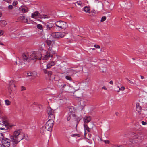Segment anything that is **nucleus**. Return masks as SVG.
Segmentation results:
<instances>
[{"label":"nucleus","instance_id":"1","mask_svg":"<svg viewBox=\"0 0 147 147\" xmlns=\"http://www.w3.org/2000/svg\"><path fill=\"white\" fill-rule=\"evenodd\" d=\"M11 141L16 144L24 138L26 139L24 132L21 129H16L13 133V135L11 136Z\"/></svg>","mask_w":147,"mask_h":147},{"label":"nucleus","instance_id":"2","mask_svg":"<svg viewBox=\"0 0 147 147\" xmlns=\"http://www.w3.org/2000/svg\"><path fill=\"white\" fill-rule=\"evenodd\" d=\"M22 59L25 62L29 63L31 60L35 61L37 59L40 60L42 58V55L41 53H35L34 52L23 54L22 56Z\"/></svg>","mask_w":147,"mask_h":147},{"label":"nucleus","instance_id":"3","mask_svg":"<svg viewBox=\"0 0 147 147\" xmlns=\"http://www.w3.org/2000/svg\"><path fill=\"white\" fill-rule=\"evenodd\" d=\"M132 138L130 140V141L133 144L136 143L138 140H142L144 139V137L143 135L139 136L136 133H133L131 135Z\"/></svg>","mask_w":147,"mask_h":147},{"label":"nucleus","instance_id":"4","mask_svg":"<svg viewBox=\"0 0 147 147\" xmlns=\"http://www.w3.org/2000/svg\"><path fill=\"white\" fill-rule=\"evenodd\" d=\"M43 28L44 30L47 32H51L53 29V24L51 22H47V23H43Z\"/></svg>","mask_w":147,"mask_h":147},{"label":"nucleus","instance_id":"5","mask_svg":"<svg viewBox=\"0 0 147 147\" xmlns=\"http://www.w3.org/2000/svg\"><path fill=\"white\" fill-rule=\"evenodd\" d=\"M55 26L58 28L57 29L59 30L62 29H65L67 28V23L64 21H59L56 22L55 23Z\"/></svg>","mask_w":147,"mask_h":147},{"label":"nucleus","instance_id":"6","mask_svg":"<svg viewBox=\"0 0 147 147\" xmlns=\"http://www.w3.org/2000/svg\"><path fill=\"white\" fill-rule=\"evenodd\" d=\"M55 53V52L52 49H51L49 47V49H48V51L46 52L45 54L42 57V60H47L50 57L52 58L53 57V54Z\"/></svg>","mask_w":147,"mask_h":147},{"label":"nucleus","instance_id":"7","mask_svg":"<svg viewBox=\"0 0 147 147\" xmlns=\"http://www.w3.org/2000/svg\"><path fill=\"white\" fill-rule=\"evenodd\" d=\"M65 35V33L63 32H55L53 33L51 36L53 38L52 39H54L55 38H61L64 37Z\"/></svg>","mask_w":147,"mask_h":147},{"label":"nucleus","instance_id":"8","mask_svg":"<svg viewBox=\"0 0 147 147\" xmlns=\"http://www.w3.org/2000/svg\"><path fill=\"white\" fill-rule=\"evenodd\" d=\"M53 120L50 119L47 122L45 125V128L48 131H51L53 126Z\"/></svg>","mask_w":147,"mask_h":147},{"label":"nucleus","instance_id":"9","mask_svg":"<svg viewBox=\"0 0 147 147\" xmlns=\"http://www.w3.org/2000/svg\"><path fill=\"white\" fill-rule=\"evenodd\" d=\"M2 143L5 147H9L10 144V140L5 138H3L2 140Z\"/></svg>","mask_w":147,"mask_h":147},{"label":"nucleus","instance_id":"10","mask_svg":"<svg viewBox=\"0 0 147 147\" xmlns=\"http://www.w3.org/2000/svg\"><path fill=\"white\" fill-rule=\"evenodd\" d=\"M47 113L49 118L52 119L55 117V114L54 110L50 107H48L47 109Z\"/></svg>","mask_w":147,"mask_h":147},{"label":"nucleus","instance_id":"11","mask_svg":"<svg viewBox=\"0 0 147 147\" xmlns=\"http://www.w3.org/2000/svg\"><path fill=\"white\" fill-rule=\"evenodd\" d=\"M8 128V124L4 121H1L0 123V129L5 130V131Z\"/></svg>","mask_w":147,"mask_h":147},{"label":"nucleus","instance_id":"12","mask_svg":"<svg viewBox=\"0 0 147 147\" xmlns=\"http://www.w3.org/2000/svg\"><path fill=\"white\" fill-rule=\"evenodd\" d=\"M55 64V62L54 61H52L48 63L46 65L44 64V65L45 66H46L47 69H49L52 66L54 65Z\"/></svg>","mask_w":147,"mask_h":147},{"label":"nucleus","instance_id":"13","mask_svg":"<svg viewBox=\"0 0 147 147\" xmlns=\"http://www.w3.org/2000/svg\"><path fill=\"white\" fill-rule=\"evenodd\" d=\"M61 88L65 90V91H68L70 88V86L68 85L65 84L61 85Z\"/></svg>","mask_w":147,"mask_h":147},{"label":"nucleus","instance_id":"14","mask_svg":"<svg viewBox=\"0 0 147 147\" xmlns=\"http://www.w3.org/2000/svg\"><path fill=\"white\" fill-rule=\"evenodd\" d=\"M83 121L85 123H87L89 122L91 120V118L90 116H85L83 118Z\"/></svg>","mask_w":147,"mask_h":147},{"label":"nucleus","instance_id":"15","mask_svg":"<svg viewBox=\"0 0 147 147\" xmlns=\"http://www.w3.org/2000/svg\"><path fill=\"white\" fill-rule=\"evenodd\" d=\"M40 15V14L38 12L36 11L32 14L31 17L33 18H39Z\"/></svg>","mask_w":147,"mask_h":147},{"label":"nucleus","instance_id":"16","mask_svg":"<svg viewBox=\"0 0 147 147\" xmlns=\"http://www.w3.org/2000/svg\"><path fill=\"white\" fill-rule=\"evenodd\" d=\"M15 84V81H14L12 80L10 81L9 83V85L10 89H12L13 87H16V86Z\"/></svg>","mask_w":147,"mask_h":147},{"label":"nucleus","instance_id":"17","mask_svg":"<svg viewBox=\"0 0 147 147\" xmlns=\"http://www.w3.org/2000/svg\"><path fill=\"white\" fill-rule=\"evenodd\" d=\"M136 111L139 114L140 113V112H142L143 111H142L141 108L139 105V103H137L136 104Z\"/></svg>","mask_w":147,"mask_h":147},{"label":"nucleus","instance_id":"18","mask_svg":"<svg viewBox=\"0 0 147 147\" xmlns=\"http://www.w3.org/2000/svg\"><path fill=\"white\" fill-rule=\"evenodd\" d=\"M20 9L23 13H26L28 11V8L24 6L20 7Z\"/></svg>","mask_w":147,"mask_h":147},{"label":"nucleus","instance_id":"19","mask_svg":"<svg viewBox=\"0 0 147 147\" xmlns=\"http://www.w3.org/2000/svg\"><path fill=\"white\" fill-rule=\"evenodd\" d=\"M79 106L81 107H84L86 104V102L83 99H81L80 102Z\"/></svg>","mask_w":147,"mask_h":147},{"label":"nucleus","instance_id":"20","mask_svg":"<svg viewBox=\"0 0 147 147\" xmlns=\"http://www.w3.org/2000/svg\"><path fill=\"white\" fill-rule=\"evenodd\" d=\"M49 16L46 15H41L39 17V18L40 19L42 18H49Z\"/></svg>","mask_w":147,"mask_h":147},{"label":"nucleus","instance_id":"21","mask_svg":"<svg viewBox=\"0 0 147 147\" xmlns=\"http://www.w3.org/2000/svg\"><path fill=\"white\" fill-rule=\"evenodd\" d=\"M19 19L20 20H24L23 21L25 22H27L28 21V19H25V17L22 15H21L19 17Z\"/></svg>","mask_w":147,"mask_h":147},{"label":"nucleus","instance_id":"22","mask_svg":"<svg viewBox=\"0 0 147 147\" xmlns=\"http://www.w3.org/2000/svg\"><path fill=\"white\" fill-rule=\"evenodd\" d=\"M36 27L38 29L41 30V32L43 31L44 28L42 26L41 24H38L37 25Z\"/></svg>","mask_w":147,"mask_h":147},{"label":"nucleus","instance_id":"23","mask_svg":"<svg viewBox=\"0 0 147 147\" xmlns=\"http://www.w3.org/2000/svg\"><path fill=\"white\" fill-rule=\"evenodd\" d=\"M142 117H147V110H144L142 113Z\"/></svg>","mask_w":147,"mask_h":147},{"label":"nucleus","instance_id":"24","mask_svg":"<svg viewBox=\"0 0 147 147\" xmlns=\"http://www.w3.org/2000/svg\"><path fill=\"white\" fill-rule=\"evenodd\" d=\"M77 5L80 6L81 7H82L84 5V3L80 1H77L75 3V5Z\"/></svg>","mask_w":147,"mask_h":147},{"label":"nucleus","instance_id":"25","mask_svg":"<svg viewBox=\"0 0 147 147\" xmlns=\"http://www.w3.org/2000/svg\"><path fill=\"white\" fill-rule=\"evenodd\" d=\"M84 126L85 131H86L88 132H89L90 131V129L87 125L84 124Z\"/></svg>","mask_w":147,"mask_h":147},{"label":"nucleus","instance_id":"26","mask_svg":"<svg viewBox=\"0 0 147 147\" xmlns=\"http://www.w3.org/2000/svg\"><path fill=\"white\" fill-rule=\"evenodd\" d=\"M22 61L20 60L19 58H18L16 62V64L18 65H20L21 64Z\"/></svg>","mask_w":147,"mask_h":147},{"label":"nucleus","instance_id":"27","mask_svg":"<svg viewBox=\"0 0 147 147\" xmlns=\"http://www.w3.org/2000/svg\"><path fill=\"white\" fill-rule=\"evenodd\" d=\"M71 112H69L68 114V116L67 117V121H69L71 119V115H72L73 116H75V115L74 114H72L71 113Z\"/></svg>","mask_w":147,"mask_h":147},{"label":"nucleus","instance_id":"28","mask_svg":"<svg viewBox=\"0 0 147 147\" xmlns=\"http://www.w3.org/2000/svg\"><path fill=\"white\" fill-rule=\"evenodd\" d=\"M82 116H80L79 117H76V121H77V123L76 125L77 126V125L78 124V122L80 121V120L82 118Z\"/></svg>","mask_w":147,"mask_h":147},{"label":"nucleus","instance_id":"29","mask_svg":"<svg viewBox=\"0 0 147 147\" xmlns=\"http://www.w3.org/2000/svg\"><path fill=\"white\" fill-rule=\"evenodd\" d=\"M5 104L7 106L10 105L11 102L8 100H6L5 101Z\"/></svg>","mask_w":147,"mask_h":147},{"label":"nucleus","instance_id":"30","mask_svg":"<svg viewBox=\"0 0 147 147\" xmlns=\"http://www.w3.org/2000/svg\"><path fill=\"white\" fill-rule=\"evenodd\" d=\"M83 9L84 11L86 12H88L90 10L89 8L87 6L85 7Z\"/></svg>","mask_w":147,"mask_h":147},{"label":"nucleus","instance_id":"31","mask_svg":"<svg viewBox=\"0 0 147 147\" xmlns=\"http://www.w3.org/2000/svg\"><path fill=\"white\" fill-rule=\"evenodd\" d=\"M65 78L66 79L69 81H71L72 80L71 78L69 76H65Z\"/></svg>","mask_w":147,"mask_h":147},{"label":"nucleus","instance_id":"32","mask_svg":"<svg viewBox=\"0 0 147 147\" xmlns=\"http://www.w3.org/2000/svg\"><path fill=\"white\" fill-rule=\"evenodd\" d=\"M71 137H74L76 136H77L78 137H80V136L79 134H72L71 135Z\"/></svg>","mask_w":147,"mask_h":147},{"label":"nucleus","instance_id":"33","mask_svg":"<svg viewBox=\"0 0 147 147\" xmlns=\"http://www.w3.org/2000/svg\"><path fill=\"white\" fill-rule=\"evenodd\" d=\"M4 134L3 133H0V140H2L4 137L3 135Z\"/></svg>","mask_w":147,"mask_h":147},{"label":"nucleus","instance_id":"34","mask_svg":"<svg viewBox=\"0 0 147 147\" xmlns=\"http://www.w3.org/2000/svg\"><path fill=\"white\" fill-rule=\"evenodd\" d=\"M46 43L49 46L51 44V42L50 40H47L46 41Z\"/></svg>","mask_w":147,"mask_h":147},{"label":"nucleus","instance_id":"35","mask_svg":"<svg viewBox=\"0 0 147 147\" xmlns=\"http://www.w3.org/2000/svg\"><path fill=\"white\" fill-rule=\"evenodd\" d=\"M27 74L28 76H30L33 74V73L31 71H29L27 72Z\"/></svg>","mask_w":147,"mask_h":147},{"label":"nucleus","instance_id":"36","mask_svg":"<svg viewBox=\"0 0 147 147\" xmlns=\"http://www.w3.org/2000/svg\"><path fill=\"white\" fill-rule=\"evenodd\" d=\"M106 20V17L105 16H103L102 17L101 19V22H103L104 21H105V20Z\"/></svg>","mask_w":147,"mask_h":147},{"label":"nucleus","instance_id":"37","mask_svg":"<svg viewBox=\"0 0 147 147\" xmlns=\"http://www.w3.org/2000/svg\"><path fill=\"white\" fill-rule=\"evenodd\" d=\"M126 80L129 82V83L131 84H133L134 83V82L133 81L129 80L127 78H126Z\"/></svg>","mask_w":147,"mask_h":147},{"label":"nucleus","instance_id":"38","mask_svg":"<svg viewBox=\"0 0 147 147\" xmlns=\"http://www.w3.org/2000/svg\"><path fill=\"white\" fill-rule=\"evenodd\" d=\"M21 91L24 90L26 89V88H25V87L24 86H21Z\"/></svg>","mask_w":147,"mask_h":147},{"label":"nucleus","instance_id":"39","mask_svg":"<svg viewBox=\"0 0 147 147\" xmlns=\"http://www.w3.org/2000/svg\"><path fill=\"white\" fill-rule=\"evenodd\" d=\"M48 75L49 76H51L52 75V72L51 71H49L48 73Z\"/></svg>","mask_w":147,"mask_h":147},{"label":"nucleus","instance_id":"40","mask_svg":"<svg viewBox=\"0 0 147 147\" xmlns=\"http://www.w3.org/2000/svg\"><path fill=\"white\" fill-rule=\"evenodd\" d=\"M94 47H95V48H100V46L97 45H96V44L94 45Z\"/></svg>","mask_w":147,"mask_h":147},{"label":"nucleus","instance_id":"41","mask_svg":"<svg viewBox=\"0 0 147 147\" xmlns=\"http://www.w3.org/2000/svg\"><path fill=\"white\" fill-rule=\"evenodd\" d=\"M17 3V2L14 1L13 3V5L14 6H16Z\"/></svg>","mask_w":147,"mask_h":147},{"label":"nucleus","instance_id":"42","mask_svg":"<svg viewBox=\"0 0 147 147\" xmlns=\"http://www.w3.org/2000/svg\"><path fill=\"white\" fill-rule=\"evenodd\" d=\"M8 8L10 9H12L13 8V7L12 5H9L8 6Z\"/></svg>","mask_w":147,"mask_h":147},{"label":"nucleus","instance_id":"43","mask_svg":"<svg viewBox=\"0 0 147 147\" xmlns=\"http://www.w3.org/2000/svg\"><path fill=\"white\" fill-rule=\"evenodd\" d=\"M141 123L143 125H146L147 124V123L146 122L143 121H141Z\"/></svg>","mask_w":147,"mask_h":147},{"label":"nucleus","instance_id":"44","mask_svg":"<svg viewBox=\"0 0 147 147\" xmlns=\"http://www.w3.org/2000/svg\"><path fill=\"white\" fill-rule=\"evenodd\" d=\"M106 144H109L110 141L109 140H104L103 141Z\"/></svg>","mask_w":147,"mask_h":147},{"label":"nucleus","instance_id":"45","mask_svg":"<svg viewBox=\"0 0 147 147\" xmlns=\"http://www.w3.org/2000/svg\"><path fill=\"white\" fill-rule=\"evenodd\" d=\"M43 70H44V72L45 74H48V71L47 70L45 69H44Z\"/></svg>","mask_w":147,"mask_h":147},{"label":"nucleus","instance_id":"46","mask_svg":"<svg viewBox=\"0 0 147 147\" xmlns=\"http://www.w3.org/2000/svg\"><path fill=\"white\" fill-rule=\"evenodd\" d=\"M3 33V31L2 30L0 31V36L2 35Z\"/></svg>","mask_w":147,"mask_h":147},{"label":"nucleus","instance_id":"47","mask_svg":"<svg viewBox=\"0 0 147 147\" xmlns=\"http://www.w3.org/2000/svg\"><path fill=\"white\" fill-rule=\"evenodd\" d=\"M136 127H138V128H137V129H139L141 127V125H138V124H137Z\"/></svg>","mask_w":147,"mask_h":147},{"label":"nucleus","instance_id":"48","mask_svg":"<svg viewBox=\"0 0 147 147\" xmlns=\"http://www.w3.org/2000/svg\"><path fill=\"white\" fill-rule=\"evenodd\" d=\"M125 89V88L124 87H122L121 89L119 88V90H123Z\"/></svg>","mask_w":147,"mask_h":147},{"label":"nucleus","instance_id":"49","mask_svg":"<svg viewBox=\"0 0 147 147\" xmlns=\"http://www.w3.org/2000/svg\"><path fill=\"white\" fill-rule=\"evenodd\" d=\"M109 83L111 85H113V82L112 80L110 81Z\"/></svg>","mask_w":147,"mask_h":147},{"label":"nucleus","instance_id":"50","mask_svg":"<svg viewBox=\"0 0 147 147\" xmlns=\"http://www.w3.org/2000/svg\"><path fill=\"white\" fill-rule=\"evenodd\" d=\"M102 89H105V90H106L107 89V88H106L105 87V86H103V87L102 88Z\"/></svg>","mask_w":147,"mask_h":147},{"label":"nucleus","instance_id":"51","mask_svg":"<svg viewBox=\"0 0 147 147\" xmlns=\"http://www.w3.org/2000/svg\"><path fill=\"white\" fill-rule=\"evenodd\" d=\"M140 77L142 79H144V77L142 76H141Z\"/></svg>","mask_w":147,"mask_h":147},{"label":"nucleus","instance_id":"52","mask_svg":"<svg viewBox=\"0 0 147 147\" xmlns=\"http://www.w3.org/2000/svg\"><path fill=\"white\" fill-rule=\"evenodd\" d=\"M86 132H87L86 131H85V132H84V135H85V136H86V134H87Z\"/></svg>","mask_w":147,"mask_h":147},{"label":"nucleus","instance_id":"53","mask_svg":"<svg viewBox=\"0 0 147 147\" xmlns=\"http://www.w3.org/2000/svg\"><path fill=\"white\" fill-rule=\"evenodd\" d=\"M2 105V102L0 100V106H1Z\"/></svg>","mask_w":147,"mask_h":147},{"label":"nucleus","instance_id":"54","mask_svg":"<svg viewBox=\"0 0 147 147\" xmlns=\"http://www.w3.org/2000/svg\"><path fill=\"white\" fill-rule=\"evenodd\" d=\"M118 114H119V113L118 112H116L115 113V114L116 115H118Z\"/></svg>","mask_w":147,"mask_h":147},{"label":"nucleus","instance_id":"55","mask_svg":"<svg viewBox=\"0 0 147 147\" xmlns=\"http://www.w3.org/2000/svg\"><path fill=\"white\" fill-rule=\"evenodd\" d=\"M0 45H4L2 43H1V42L0 41Z\"/></svg>","mask_w":147,"mask_h":147},{"label":"nucleus","instance_id":"56","mask_svg":"<svg viewBox=\"0 0 147 147\" xmlns=\"http://www.w3.org/2000/svg\"><path fill=\"white\" fill-rule=\"evenodd\" d=\"M2 16V13H1L0 12V17H1Z\"/></svg>","mask_w":147,"mask_h":147},{"label":"nucleus","instance_id":"57","mask_svg":"<svg viewBox=\"0 0 147 147\" xmlns=\"http://www.w3.org/2000/svg\"><path fill=\"white\" fill-rule=\"evenodd\" d=\"M41 67L42 68L44 67V65H41Z\"/></svg>","mask_w":147,"mask_h":147},{"label":"nucleus","instance_id":"58","mask_svg":"<svg viewBox=\"0 0 147 147\" xmlns=\"http://www.w3.org/2000/svg\"><path fill=\"white\" fill-rule=\"evenodd\" d=\"M95 49L94 48H92V50H95Z\"/></svg>","mask_w":147,"mask_h":147},{"label":"nucleus","instance_id":"59","mask_svg":"<svg viewBox=\"0 0 147 147\" xmlns=\"http://www.w3.org/2000/svg\"><path fill=\"white\" fill-rule=\"evenodd\" d=\"M1 144H0V147H1Z\"/></svg>","mask_w":147,"mask_h":147},{"label":"nucleus","instance_id":"60","mask_svg":"<svg viewBox=\"0 0 147 147\" xmlns=\"http://www.w3.org/2000/svg\"><path fill=\"white\" fill-rule=\"evenodd\" d=\"M132 59H133V60H134V58H133Z\"/></svg>","mask_w":147,"mask_h":147},{"label":"nucleus","instance_id":"61","mask_svg":"<svg viewBox=\"0 0 147 147\" xmlns=\"http://www.w3.org/2000/svg\"><path fill=\"white\" fill-rule=\"evenodd\" d=\"M24 63L25 64H26V63Z\"/></svg>","mask_w":147,"mask_h":147}]
</instances>
